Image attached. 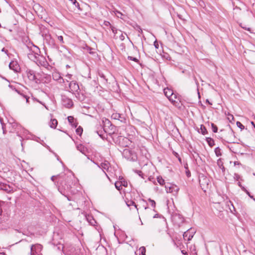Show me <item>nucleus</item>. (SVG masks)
I'll return each instance as SVG.
<instances>
[{"label":"nucleus","instance_id":"51","mask_svg":"<svg viewBox=\"0 0 255 255\" xmlns=\"http://www.w3.org/2000/svg\"><path fill=\"white\" fill-rule=\"evenodd\" d=\"M160 220L162 219V220L163 221V222L164 223V224L166 225V219L165 218L162 216V215H160ZM161 221H160V222Z\"/></svg>","mask_w":255,"mask_h":255},{"label":"nucleus","instance_id":"9","mask_svg":"<svg viewBox=\"0 0 255 255\" xmlns=\"http://www.w3.org/2000/svg\"><path fill=\"white\" fill-rule=\"evenodd\" d=\"M9 68L16 73H18L20 71V67L16 61L10 62L9 64Z\"/></svg>","mask_w":255,"mask_h":255},{"label":"nucleus","instance_id":"35","mask_svg":"<svg viewBox=\"0 0 255 255\" xmlns=\"http://www.w3.org/2000/svg\"><path fill=\"white\" fill-rule=\"evenodd\" d=\"M215 152L217 156H220L222 155L220 148L219 147H217L215 149Z\"/></svg>","mask_w":255,"mask_h":255},{"label":"nucleus","instance_id":"40","mask_svg":"<svg viewBox=\"0 0 255 255\" xmlns=\"http://www.w3.org/2000/svg\"><path fill=\"white\" fill-rule=\"evenodd\" d=\"M8 87L11 89L12 90L15 91L18 94H20V91L17 89L13 85L9 84Z\"/></svg>","mask_w":255,"mask_h":255},{"label":"nucleus","instance_id":"23","mask_svg":"<svg viewBox=\"0 0 255 255\" xmlns=\"http://www.w3.org/2000/svg\"><path fill=\"white\" fill-rule=\"evenodd\" d=\"M207 142L210 147H213L214 144V140L211 137H207L206 139Z\"/></svg>","mask_w":255,"mask_h":255},{"label":"nucleus","instance_id":"43","mask_svg":"<svg viewBox=\"0 0 255 255\" xmlns=\"http://www.w3.org/2000/svg\"><path fill=\"white\" fill-rule=\"evenodd\" d=\"M237 126L241 129H243L245 128L244 126L240 122H237Z\"/></svg>","mask_w":255,"mask_h":255},{"label":"nucleus","instance_id":"42","mask_svg":"<svg viewBox=\"0 0 255 255\" xmlns=\"http://www.w3.org/2000/svg\"><path fill=\"white\" fill-rule=\"evenodd\" d=\"M173 153L174 155L176 157H177V158H178V160L179 161V162H180V163H181V157H180V156H179V155L178 154V153H177V152H175V151H173Z\"/></svg>","mask_w":255,"mask_h":255},{"label":"nucleus","instance_id":"19","mask_svg":"<svg viewBox=\"0 0 255 255\" xmlns=\"http://www.w3.org/2000/svg\"><path fill=\"white\" fill-rule=\"evenodd\" d=\"M113 86L112 88L109 87V89L113 91L118 92V90L119 89L118 84L116 82V81L114 80L112 82Z\"/></svg>","mask_w":255,"mask_h":255},{"label":"nucleus","instance_id":"21","mask_svg":"<svg viewBox=\"0 0 255 255\" xmlns=\"http://www.w3.org/2000/svg\"><path fill=\"white\" fill-rule=\"evenodd\" d=\"M109 165L110 163L109 162L105 161L104 162L101 163L99 167L101 168L103 170H106L107 171L109 169Z\"/></svg>","mask_w":255,"mask_h":255},{"label":"nucleus","instance_id":"54","mask_svg":"<svg viewBox=\"0 0 255 255\" xmlns=\"http://www.w3.org/2000/svg\"><path fill=\"white\" fill-rule=\"evenodd\" d=\"M58 82L59 83H64L65 81L64 80V79L61 77L59 80L58 81Z\"/></svg>","mask_w":255,"mask_h":255},{"label":"nucleus","instance_id":"46","mask_svg":"<svg viewBox=\"0 0 255 255\" xmlns=\"http://www.w3.org/2000/svg\"><path fill=\"white\" fill-rule=\"evenodd\" d=\"M217 164H218V165L219 166V167L220 168H221L222 166H223V163L221 160V159H219L217 161Z\"/></svg>","mask_w":255,"mask_h":255},{"label":"nucleus","instance_id":"53","mask_svg":"<svg viewBox=\"0 0 255 255\" xmlns=\"http://www.w3.org/2000/svg\"><path fill=\"white\" fill-rule=\"evenodd\" d=\"M160 186H163V185L165 184L164 180L161 177H160Z\"/></svg>","mask_w":255,"mask_h":255},{"label":"nucleus","instance_id":"2","mask_svg":"<svg viewBox=\"0 0 255 255\" xmlns=\"http://www.w3.org/2000/svg\"><path fill=\"white\" fill-rule=\"evenodd\" d=\"M114 140L116 144L123 147L128 146L131 143L127 137L122 136H118Z\"/></svg>","mask_w":255,"mask_h":255},{"label":"nucleus","instance_id":"64","mask_svg":"<svg viewBox=\"0 0 255 255\" xmlns=\"http://www.w3.org/2000/svg\"><path fill=\"white\" fill-rule=\"evenodd\" d=\"M162 56L164 57L166 59H168V58H170V57L168 55H167V56Z\"/></svg>","mask_w":255,"mask_h":255},{"label":"nucleus","instance_id":"3","mask_svg":"<svg viewBox=\"0 0 255 255\" xmlns=\"http://www.w3.org/2000/svg\"><path fill=\"white\" fill-rule=\"evenodd\" d=\"M27 56L29 59L35 62L37 64L42 65L41 60L40 59L44 60V58L41 56L36 52L33 51H30L29 53H28Z\"/></svg>","mask_w":255,"mask_h":255},{"label":"nucleus","instance_id":"27","mask_svg":"<svg viewBox=\"0 0 255 255\" xmlns=\"http://www.w3.org/2000/svg\"><path fill=\"white\" fill-rule=\"evenodd\" d=\"M126 204L128 207H130L131 206H134L135 208H137V205L135 204V202L132 200H128L126 201Z\"/></svg>","mask_w":255,"mask_h":255},{"label":"nucleus","instance_id":"44","mask_svg":"<svg viewBox=\"0 0 255 255\" xmlns=\"http://www.w3.org/2000/svg\"><path fill=\"white\" fill-rule=\"evenodd\" d=\"M148 201L150 203L151 206L152 207L154 208L155 207L156 203H155V202L154 200H152L151 199H148Z\"/></svg>","mask_w":255,"mask_h":255},{"label":"nucleus","instance_id":"18","mask_svg":"<svg viewBox=\"0 0 255 255\" xmlns=\"http://www.w3.org/2000/svg\"><path fill=\"white\" fill-rule=\"evenodd\" d=\"M99 76L101 79V82L103 83L105 85H108V79L106 76L102 73H99Z\"/></svg>","mask_w":255,"mask_h":255},{"label":"nucleus","instance_id":"32","mask_svg":"<svg viewBox=\"0 0 255 255\" xmlns=\"http://www.w3.org/2000/svg\"><path fill=\"white\" fill-rule=\"evenodd\" d=\"M52 76H53V79L54 80L57 81L61 77V76L60 75V74L59 73H57L53 74Z\"/></svg>","mask_w":255,"mask_h":255},{"label":"nucleus","instance_id":"55","mask_svg":"<svg viewBox=\"0 0 255 255\" xmlns=\"http://www.w3.org/2000/svg\"><path fill=\"white\" fill-rule=\"evenodd\" d=\"M137 30L138 32L139 33H142V29L140 28V26H137Z\"/></svg>","mask_w":255,"mask_h":255},{"label":"nucleus","instance_id":"39","mask_svg":"<svg viewBox=\"0 0 255 255\" xmlns=\"http://www.w3.org/2000/svg\"><path fill=\"white\" fill-rule=\"evenodd\" d=\"M75 255H83V250L82 251L80 249H75Z\"/></svg>","mask_w":255,"mask_h":255},{"label":"nucleus","instance_id":"38","mask_svg":"<svg viewBox=\"0 0 255 255\" xmlns=\"http://www.w3.org/2000/svg\"><path fill=\"white\" fill-rule=\"evenodd\" d=\"M115 187L116 188L119 190V191H120L121 189H122V185H121V183L120 182H119V181H117L115 182Z\"/></svg>","mask_w":255,"mask_h":255},{"label":"nucleus","instance_id":"49","mask_svg":"<svg viewBox=\"0 0 255 255\" xmlns=\"http://www.w3.org/2000/svg\"><path fill=\"white\" fill-rule=\"evenodd\" d=\"M240 178V176L237 174V173H235L234 174V178L237 180H238Z\"/></svg>","mask_w":255,"mask_h":255},{"label":"nucleus","instance_id":"61","mask_svg":"<svg viewBox=\"0 0 255 255\" xmlns=\"http://www.w3.org/2000/svg\"><path fill=\"white\" fill-rule=\"evenodd\" d=\"M238 185L239 186H240L242 190H243V188H245L244 186H242V185L241 184V183L240 182H239L238 183Z\"/></svg>","mask_w":255,"mask_h":255},{"label":"nucleus","instance_id":"22","mask_svg":"<svg viewBox=\"0 0 255 255\" xmlns=\"http://www.w3.org/2000/svg\"><path fill=\"white\" fill-rule=\"evenodd\" d=\"M58 124L57 120L54 119H51L49 124L50 128H55Z\"/></svg>","mask_w":255,"mask_h":255},{"label":"nucleus","instance_id":"33","mask_svg":"<svg viewBox=\"0 0 255 255\" xmlns=\"http://www.w3.org/2000/svg\"><path fill=\"white\" fill-rule=\"evenodd\" d=\"M243 191H244L251 199H252L253 200L255 201V198L253 196L251 195L249 191L247 190L246 188H243Z\"/></svg>","mask_w":255,"mask_h":255},{"label":"nucleus","instance_id":"10","mask_svg":"<svg viewBox=\"0 0 255 255\" xmlns=\"http://www.w3.org/2000/svg\"><path fill=\"white\" fill-rule=\"evenodd\" d=\"M40 33L46 40H48L49 39H50L51 36L49 34V31L47 28L44 26H41L40 27Z\"/></svg>","mask_w":255,"mask_h":255},{"label":"nucleus","instance_id":"25","mask_svg":"<svg viewBox=\"0 0 255 255\" xmlns=\"http://www.w3.org/2000/svg\"><path fill=\"white\" fill-rule=\"evenodd\" d=\"M52 244L54 246L57 247V249L59 251L63 250V249L64 248V246L62 244H61V243L56 244L55 242H53V243H52Z\"/></svg>","mask_w":255,"mask_h":255},{"label":"nucleus","instance_id":"52","mask_svg":"<svg viewBox=\"0 0 255 255\" xmlns=\"http://www.w3.org/2000/svg\"><path fill=\"white\" fill-rule=\"evenodd\" d=\"M58 39L61 42L64 43L63 38L62 36H58Z\"/></svg>","mask_w":255,"mask_h":255},{"label":"nucleus","instance_id":"57","mask_svg":"<svg viewBox=\"0 0 255 255\" xmlns=\"http://www.w3.org/2000/svg\"><path fill=\"white\" fill-rule=\"evenodd\" d=\"M56 177H60V176L58 175L57 176H52L51 177V180L54 182V179L55 178H56Z\"/></svg>","mask_w":255,"mask_h":255},{"label":"nucleus","instance_id":"59","mask_svg":"<svg viewBox=\"0 0 255 255\" xmlns=\"http://www.w3.org/2000/svg\"><path fill=\"white\" fill-rule=\"evenodd\" d=\"M23 98L26 99V103H29V97L26 95H23Z\"/></svg>","mask_w":255,"mask_h":255},{"label":"nucleus","instance_id":"14","mask_svg":"<svg viewBox=\"0 0 255 255\" xmlns=\"http://www.w3.org/2000/svg\"><path fill=\"white\" fill-rule=\"evenodd\" d=\"M76 148L82 154H84L85 156H87L88 159H90L89 157L87 155V153L88 152V149L87 147H85L82 144H79L76 146Z\"/></svg>","mask_w":255,"mask_h":255},{"label":"nucleus","instance_id":"45","mask_svg":"<svg viewBox=\"0 0 255 255\" xmlns=\"http://www.w3.org/2000/svg\"><path fill=\"white\" fill-rule=\"evenodd\" d=\"M128 60H132V61H135L136 62H138V59L136 58H135V57H132L131 56H128Z\"/></svg>","mask_w":255,"mask_h":255},{"label":"nucleus","instance_id":"16","mask_svg":"<svg viewBox=\"0 0 255 255\" xmlns=\"http://www.w3.org/2000/svg\"><path fill=\"white\" fill-rule=\"evenodd\" d=\"M28 78L31 81H34L36 79L35 72L31 69H27L26 71Z\"/></svg>","mask_w":255,"mask_h":255},{"label":"nucleus","instance_id":"20","mask_svg":"<svg viewBox=\"0 0 255 255\" xmlns=\"http://www.w3.org/2000/svg\"><path fill=\"white\" fill-rule=\"evenodd\" d=\"M86 219L87 221L89 223V224L92 226H94L96 223L95 220L93 218V217L91 215H88L86 216Z\"/></svg>","mask_w":255,"mask_h":255},{"label":"nucleus","instance_id":"36","mask_svg":"<svg viewBox=\"0 0 255 255\" xmlns=\"http://www.w3.org/2000/svg\"><path fill=\"white\" fill-rule=\"evenodd\" d=\"M112 118H113L114 119L120 120V118H121V115L119 114H114L112 115Z\"/></svg>","mask_w":255,"mask_h":255},{"label":"nucleus","instance_id":"50","mask_svg":"<svg viewBox=\"0 0 255 255\" xmlns=\"http://www.w3.org/2000/svg\"><path fill=\"white\" fill-rule=\"evenodd\" d=\"M154 47L155 48V49H158V42L157 41V40H156L154 42Z\"/></svg>","mask_w":255,"mask_h":255},{"label":"nucleus","instance_id":"6","mask_svg":"<svg viewBox=\"0 0 255 255\" xmlns=\"http://www.w3.org/2000/svg\"><path fill=\"white\" fill-rule=\"evenodd\" d=\"M199 183L202 189L205 192L208 188L209 180L204 175H202L199 177Z\"/></svg>","mask_w":255,"mask_h":255},{"label":"nucleus","instance_id":"24","mask_svg":"<svg viewBox=\"0 0 255 255\" xmlns=\"http://www.w3.org/2000/svg\"><path fill=\"white\" fill-rule=\"evenodd\" d=\"M200 131H199V132H200L203 135H205L208 133L207 130L206 128V127L203 125H201L200 126Z\"/></svg>","mask_w":255,"mask_h":255},{"label":"nucleus","instance_id":"58","mask_svg":"<svg viewBox=\"0 0 255 255\" xmlns=\"http://www.w3.org/2000/svg\"><path fill=\"white\" fill-rule=\"evenodd\" d=\"M152 58L155 61H157L158 60V59L156 57V56H154L153 55H152Z\"/></svg>","mask_w":255,"mask_h":255},{"label":"nucleus","instance_id":"17","mask_svg":"<svg viewBox=\"0 0 255 255\" xmlns=\"http://www.w3.org/2000/svg\"><path fill=\"white\" fill-rule=\"evenodd\" d=\"M67 119L69 123L73 128H76L77 127L78 123L77 122L76 120H75L73 117L69 116L68 117Z\"/></svg>","mask_w":255,"mask_h":255},{"label":"nucleus","instance_id":"8","mask_svg":"<svg viewBox=\"0 0 255 255\" xmlns=\"http://www.w3.org/2000/svg\"><path fill=\"white\" fill-rule=\"evenodd\" d=\"M195 233V232L192 231V229H188L186 232H184L183 234V239L185 240L190 241L191 240Z\"/></svg>","mask_w":255,"mask_h":255},{"label":"nucleus","instance_id":"29","mask_svg":"<svg viewBox=\"0 0 255 255\" xmlns=\"http://www.w3.org/2000/svg\"><path fill=\"white\" fill-rule=\"evenodd\" d=\"M70 1H71V2L74 4L75 5V6L78 8V9L80 10H81V9L80 7V4L76 0H69Z\"/></svg>","mask_w":255,"mask_h":255},{"label":"nucleus","instance_id":"48","mask_svg":"<svg viewBox=\"0 0 255 255\" xmlns=\"http://www.w3.org/2000/svg\"><path fill=\"white\" fill-rule=\"evenodd\" d=\"M115 12L116 14H118L117 16L118 17L122 18V16L123 15V14L121 12L116 10L115 11Z\"/></svg>","mask_w":255,"mask_h":255},{"label":"nucleus","instance_id":"11","mask_svg":"<svg viewBox=\"0 0 255 255\" xmlns=\"http://www.w3.org/2000/svg\"><path fill=\"white\" fill-rule=\"evenodd\" d=\"M42 248L41 245L36 244L32 245L30 247V254L31 255H37L38 252H40Z\"/></svg>","mask_w":255,"mask_h":255},{"label":"nucleus","instance_id":"41","mask_svg":"<svg viewBox=\"0 0 255 255\" xmlns=\"http://www.w3.org/2000/svg\"><path fill=\"white\" fill-rule=\"evenodd\" d=\"M139 251L141 254V255H145L146 249L144 247H141L139 248Z\"/></svg>","mask_w":255,"mask_h":255},{"label":"nucleus","instance_id":"26","mask_svg":"<svg viewBox=\"0 0 255 255\" xmlns=\"http://www.w3.org/2000/svg\"><path fill=\"white\" fill-rule=\"evenodd\" d=\"M119 180H120V181L119 182L121 183L122 186H123L124 187L128 186V182L126 181H125V180L124 179V178L123 177H120Z\"/></svg>","mask_w":255,"mask_h":255},{"label":"nucleus","instance_id":"31","mask_svg":"<svg viewBox=\"0 0 255 255\" xmlns=\"http://www.w3.org/2000/svg\"><path fill=\"white\" fill-rule=\"evenodd\" d=\"M103 122L104 123V125H105V127H106V125H110L111 126L112 124L111 123V122L107 119H103ZM104 130H105V131L106 132V130H105V127L104 128Z\"/></svg>","mask_w":255,"mask_h":255},{"label":"nucleus","instance_id":"56","mask_svg":"<svg viewBox=\"0 0 255 255\" xmlns=\"http://www.w3.org/2000/svg\"><path fill=\"white\" fill-rule=\"evenodd\" d=\"M72 76V75H71V74H67V75H66V77L68 78V79H66V81H67V82H69L68 79H69V80H70V79H71Z\"/></svg>","mask_w":255,"mask_h":255},{"label":"nucleus","instance_id":"60","mask_svg":"<svg viewBox=\"0 0 255 255\" xmlns=\"http://www.w3.org/2000/svg\"><path fill=\"white\" fill-rule=\"evenodd\" d=\"M173 99L175 100L176 101H178V104H177V106H178L179 105V102H180L179 98L177 97V99H175L174 98V97H173Z\"/></svg>","mask_w":255,"mask_h":255},{"label":"nucleus","instance_id":"5","mask_svg":"<svg viewBox=\"0 0 255 255\" xmlns=\"http://www.w3.org/2000/svg\"><path fill=\"white\" fill-rule=\"evenodd\" d=\"M123 155L129 161H134L137 159L135 153L128 149H125L123 150Z\"/></svg>","mask_w":255,"mask_h":255},{"label":"nucleus","instance_id":"62","mask_svg":"<svg viewBox=\"0 0 255 255\" xmlns=\"http://www.w3.org/2000/svg\"><path fill=\"white\" fill-rule=\"evenodd\" d=\"M241 163L239 161H236L234 162V165H241Z\"/></svg>","mask_w":255,"mask_h":255},{"label":"nucleus","instance_id":"28","mask_svg":"<svg viewBox=\"0 0 255 255\" xmlns=\"http://www.w3.org/2000/svg\"><path fill=\"white\" fill-rule=\"evenodd\" d=\"M84 48L91 54H94L95 53V52L93 51V48L87 45H86V46Z\"/></svg>","mask_w":255,"mask_h":255},{"label":"nucleus","instance_id":"30","mask_svg":"<svg viewBox=\"0 0 255 255\" xmlns=\"http://www.w3.org/2000/svg\"><path fill=\"white\" fill-rule=\"evenodd\" d=\"M165 190L167 193H171L173 192V187L170 186L169 187H167L166 185H165L164 186Z\"/></svg>","mask_w":255,"mask_h":255},{"label":"nucleus","instance_id":"37","mask_svg":"<svg viewBox=\"0 0 255 255\" xmlns=\"http://www.w3.org/2000/svg\"><path fill=\"white\" fill-rule=\"evenodd\" d=\"M211 127H212V131L214 133L217 132V131H218V127H217V126L216 125H215L213 123H212L211 124Z\"/></svg>","mask_w":255,"mask_h":255},{"label":"nucleus","instance_id":"7","mask_svg":"<svg viewBox=\"0 0 255 255\" xmlns=\"http://www.w3.org/2000/svg\"><path fill=\"white\" fill-rule=\"evenodd\" d=\"M70 92L72 93H78L80 88L78 84L76 81H72L69 84Z\"/></svg>","mask_w":255,"mask_h":255},{"label":"nucleus","instance_id":"15","mask_svg":"<svg viewBox=\"0 0 255 255\" xmlns=\"http://www.w3.org/2000/svg\"><path fill=\"white\" fill-rule=\"evenodd\" d=\"M0 190H3L7 193H10L12 191V188L9 185L0 182Z\"/></svg>","mask_w":255,"mask_h":255},{"label":"nucleus","instance_id":"34","mask_svg":"<svg viewBox=\"0 0 255 255\" xmlns=\"http://www.w3.org/2000/svg\"><path fill=\"white\" fill-rule=\"evenodd\" d=\"M77 134L81 135L83 132V128L79 126L76 130Z\"/></svg>","mask_w":255,"mask_h":255},{"label":"nucleus","instance_id":"12","mask_svg":"<svg viewBox=\"0 0 255 255\" xmlns=\"http://www.w3.org/2000/svg\"><path fill=\"white\" fill-rule=\"evenodd\" d=\"M62 101L63 105L68 108H71L73 105L72 100L65 96H62Z\"/></svg>","mask_w":255,"mask_h":255},{"label":"nucleus","instance_id":"13","mask_svg":"<svg viewBox=\"0 0 255 255\" xmlns=\"http://www.w3.org/2000/svg\"><path fill=\"white\" fill-rule=\"evenodd\" d=\"M55 184L57 186V188L59 192H60L62 195H64L65 196L67 197L68 200L70 201L71 199L67 196L66 195V191L65 188H63V186L62 185V183L60 182V180H59L57 182V183L56 184V182H55Z\"/></svg>","mask_w":255,"mask_h":255},{"label":"nucleus","instance_id":"47","mask_svg":"<svg viewBox=\"0 0 255 255\" xmlns=\"http://www.w3.org/2000/svg\"><path fill=\"white\" fill-rule=\"evenodd\" d=\"M4 204V202L0 201V216L1 215L2 213V206Z\"/></svg>","mask_w":255,"mask_h":255},{"label":"nucleus","instance_id":"1","mask_svg":"<svg viewBox=\"0 0 255 255\" xmlns=\"http://www.w3.org/2000/svg\"><path fill=\"white\" fill-rule=\"evenodd\" d=\"M162 79H163V81L165 82V84L167 86L166 87H165L163 89L164 95L173 104V105H174L175 106H177V104H178V101H176L173 99V97H174L175 99H177V95L173 93L171 87L166 84V81H165V78L163 77Z\"/></svg>","mask_w":255,"mask_h":255},{"label":"nucleus","instance_id":"4","mask_svg":"<svg viewBox=\"0 0 255 255\" xmlns=\"http://www.w3.org/2000/svg\"><path fill=\"white\" fill-rule=\"evenodd\" d=\"M171 220L173 224L179 227L184 222V218L179 214H174L172 215Z\"/></svg>","mask_w":255,"mask_h":255},{"label":"nucleus","instance_id":"63","mask_svg":"<svg viewBox=\"0 0 255 255\" xmlns=\"http://www.w3.org/2000/svg\"><path fill=\"white\" fill-rule=\"evenodd\" d=\"M159 217V214H156L154 216H153V218H158Z\"/></svg>","mask_w":255,"mask_h":255}]
</instances>
